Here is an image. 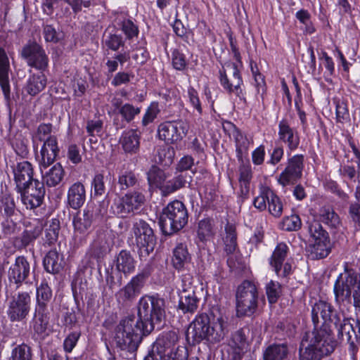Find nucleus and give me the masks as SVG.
I'll return each mask as SVG.
<instances>
[{"label":"nucleus","mask_w":360,"mask_h":360,"mask_svg":"<svg viewBox=\"0 0 360 360\" xmlns=\"http://www.w3.org/2000/svg\"><path fill=\"white\" fill-rule=\"evenodd\" d=\"M59 228L60 226L58 221L54 220L51 224H50L49 227L46 229L45 237L49 243H52L57 240Z\"/></svg>","instance_id":"63"},{"label":"nucleus","mask_w":360,"mask_h":360,"mask_svg":"<svg viewBox=\"0 0 360 360\" xmlns=\"http://www.w3.org/2000/svg\"><path fill=\"white\" fill-rule=\"evenodd\" d=\"M28 66L44 71L49 65V57L41 45L36 42L25 44L20 52Z\"/></svg>","instance_id":"11"},{"label":"nucleus","mask_w":360,"mask_h":360,"mask_svg":"<svg viewBox=\"0 0 360 360\" xmlns=\"http://www.w3.org/2000/svg\"><path fill=\"white\" fill-rule=\"evenodd\" d=\"M136 181L135 174L131 171H124L119 174L118 184L122 190L134 186Z\"/></svg>","instance_id":"55"},{"label":"nucleus","mask_w":360,"mask_h":360,"mask_svg":"<svg viewBox=\"0 0 360 360\" xmlns=\"http://www.w3.org/2000/svg\"><path fill=\"white\" fill-rule=\"evenodd\" d=\"M86 200L85 187L81 182L74 183L68 191V203L74 210L79 209Z\"/></svg>","instance_id":"25"},{"label":"nucleus","mask_w":360,"mask_h":360,"mask_svg":"<svg viewBox=\"0 0 360 360\" xmlns=\"http://www.w3.org/2000/svg\"><path fill=\"white\" fill-rule=\"evenodd\" d=\"M179 308L183 312H194L196 311L199 299L197 297L195 292L179 293Z\"/></svg>","instance_id":"36"},{"label":"nucleus","mask_w":360,"mask_h":360,"mask_svg":"<svg viewBox=\"0 0 360 360\" xmlns=\"http://www.w3.org/2000/svg\"><path fill=\"white\" fill-rule=\"evenodd\" d=\"M332 313L330 304L325 301L314 304L311 317L315 329L306 333L304 336L300 347V360H320L323 356L333 352L335 342L327 323L328 321H335V316L332 318Z\"/></svg>","instance_id":"2"},{"label":"nucleus","mask_w":360,"mask_h":360,"mask_svg":"<svg viewBox=\"0 0 360 360\" xmlns=\"http://www.w3.org/2000/svg\"><path fill=\"white\" fill-rule=\"evenodd\" d=\"M194 278L191 274H185L181 276L179 293L195 292L193 285Z\"/></svg>","instance_id":"59"},{"label":"nucleus","mask_w":360,"mask_h":360,"mask_svg":"<svg viewBox=\"0 0 360 360\" xmlns=\"http://www.w3.org/2000/svg\"><path fill=\"white\" fill-rule=\"evenodd\" d=\"M188 129L189 125L185 120L167 121L158 126V135L159 139L166 143L174 144L186 136Z\"/></svg>","instance_id":"10"},{"label":"nucleus","mask_w":360,"mask_h":360,"mask_svg":"<svg viewBox=\"0 0 360 360\" xmlns=\"http://www.w3.org/2000/svg\"><path fill=\"white\" fill-rule=\"evenodd\" d=\"M9 60L5 51L0 48V86L4 94L7 96L10 93Z\"/></svg>","instance_id":"28"},{"label":"nucleus","mask_w":360,"mask_h":360,"mask_svg":"<svg viewBox=\"0 0 360 360\" xmlns=\"http://www.w3.org/2000/svg\"><path fill=\"white\" fill-rule=\"evenodd\" d=\"M37 306L35 309H48L47 304L52 297V290L46 282L42 281L37 288Z\"/></svg>","instance_id":"35"},{"label":"nucleus","mask_w":360,"mask_h":360,"mask_svg":"<svg viewBox=\"0 0 360 360\" xmlns=\"http://www.w3.org/2000/svg\"><path fill=\"white\" fill-rule=\"evenodd\" d=\"M16 189H23L25 186L32 184L33 168L28 161L17 163L13 169Z\"/></svg>","instance_id":"22"},{"label":"nucleus","mask_w":360,"mask_h":360,"mask_svg":"<svg viewBox=\"0 0 360 360\" xmlns=\"http://www.w3.org/2000/svg\"><path fill=\"white\" fill-rule=\"evenodd\" d=\"M237 158L241 159L243 154L246 153L249 147L252 143V140L245 134L237 131L235 134Z\"/></svg>","instance_id":"43"},{"label":"nucleus","mask_w":360,"mask_h":360,"mask_svg":"<svg viewBox=\"0 0 360 360\" xmlns=\"http://www.w3.org/2000/svg\"><path fill=\"white\" fill-rule=\"evenodd\" d=\"M271 189L269 188H263L261 190L260 194L257 196L253 202L254 206L260 211L265 210L267 208V203L269 200V193H271Z\"/></svg>","instance_id":"57"},{"label":"nucleus","mask_w":360,"mask_h":360,"mask_svg":"<svg viewBox=\"0 0 360 360\" xmlns=\"http://www.w3.org/2000/svg\"><path fill=\"white\" fill-rule=\"evenodd\" d=\"M188 353L187 349L184 346H177L175 351L168 354L159 360H187Z\"/></svg>","instance_id":"60"},{"label":"nucleus","mask_w":360,"mask_h":360,"mask_svg":"<svg viewBox=\"0 0 360 360\" xmlns=\"http://www.w3.org/2000/svg\"><path fill=\"white\" fill-rule=\"evenodd\" d=\"M304 168V156L295 155L288 160L287 166L278 176V181L283 186L294 184L301 178Z\"/></svg>","instance_id":"14"},{"label":"nucleus","mask_w":360,"mask_h":360,"mask_svg":"<svg viewBox=\"0 0 360 360\" xmlns=\"http://www.w3.org/2000/svg\"><path fill=\"white\" fill-rule=\"evenodd\" d=\"M42 226L41 224L36 225L33 229L25 230L20 238L21 244L18 245L19 248H25L37 239L41 233Z\"/></svg>","instance_id":"48"},{"label":"nucleus","mask_w":360,"mask_h":360,"mask_svg":"<svg viewBox=\"0 0 360 360\" xmlns=\"http://www.w3.org/2000/svg\"><path fill=\"white\" fill-rule=\"evenodd\" d=\"M213 223L210 219L201 220L198 224V236L202 242L210 240L214 235Z\"/></svg>","instance_id":"42"},{"label":"nucleus","mask_w":360,"mask_h":360,"mask_svg":"<svg viewBox=\"0 0 360 360\" xmlns=\"http://www.w3.org/2000/svg\"><path fill=\"white\" fill-rule=\"evenodd\" d=\"M145 282V275L139 274L115 295L119 303L125 304L132 302L140 294Z\"/></svg>","instance_id":"17"},{"label":"nucleus","mask_w":360,"mask_h":360,"mask_svg":"<svg viewBox=\"0 0 360 360\" xmlns=\"http://www.w3.org/2000/svg\"><path fill=\"white\" fill-rule=\"evenodd\" d=\"M132 231L139 248V255L141 259L154 250L156 240L153 229L145 221L139 219L133 224Z\"/></svg>","instance_id":"9"},{"label":"nucleus","mask_w":360,"mask_h":360,"mask_svg":"<svg viewBox=\"0 0 360 360\" xmlns=\"http://www.w3.org/2000/svg\"><path fill=\"white\" fill-rule=\"evenodd\" d=\"M187 94L190 104L195 110H196L198 114L200 115L202 110L197 91L193 87L190 86L188 89Z\"/></svg>","instance_id":"64"},{"label":"nucleus","mask_w":360,"mask_h":360,"mask_svg":"<svg viewBox=\"0 0 360 360\" xmlns=\"http://www.w3.org/2000/svg\"><path fill=\"white\" fill-rule=\"evenodd\" d=\"M49 322L48 309H35L33 319V330L38 335L44 338L47 335V328Z\"/></svg>","instance_id":"29"},{"label":"nucleus","mask_w":360,"mask_h":360,"mask_svg":"<svg viewBox=\"0 0 360 360\" xmlns=\"http://www.w3.org/2000/svg\"><path fill=\"white\" fill-rule=\"evenodd\" d=\"M267 207L269 212L275 217H279L281 216L283 205L281 199L274 193L271 190V193H269V200L267 203Z\"/></svg>","instance_id":"45"},{"label":"nucleus","mask_w":360,"mask_h":360,"mask_svg":"<svg viewBox=\"0 0 360 360\" xmlns=\"http://www.w3.org/2000/svg\"><path fill=\"white\" fill-rule=\"evenodd\" d=\"M186 182V179L183 175L176 176L166 183L165 186L163 187V194L167 195L185 187Z\"/></svg>","instance_id":"51"},{"label":"nucleus","mask_w":360,"mask_h":360,"mask_svg":"<svg viewBox=\"0 0 360 360\" xmlns=\"http://www.w3.org/2000/svg\"><path fill=\"white\" fill-rule=\"evenodd\" d=\"M340 313L335 315L334 325L338 329V335L342 339H346L349 341L352 339L353 335H356V331L351 323V319L347 318V313L349 311L342 309H339Z\"/></svg>","instance_id":"23"},{"label":"nucleus","mask_w":360,"mask_h":360,"mask_svg":"<svg viewBox=\"0 0 360 360\" xmlns=\"http://www.w3.org/2000/svg\"><path fill=\"white\" fill-rule=\"evenodd\" d=\"M45 270L51 274H56L61 269V262L56 250H50L44 259Z\"/></svg>","instance_id":"41"},{"label":"nucleus","mask_w":360,"mask_h":360,"mask_svg":"<svg viewBox=\"0 0 360 360\" xmlns=\"http://www.w3.org/2000/svg\"><path fill=\"white\" fill-rule=\"evenodd\" d=\"M0 210L4 211V214L11 217L15 212V205L13 198L8 193H4L0 198Z\"/></svg>","instance_id":"52"},{"label":"nucleus","mask_w":360,"mask_h":360,"mask_svg":"<svg viewBox=\"0 0 360 360\" xmlns=\"http://www.w3.org/2000/svg\"><path fill=\"white\" fill-rule=\"evenodd\" d=\"M187 222V210L179 200H174L167 205L159 221L162 231L169 235L183 229Z\"/></svg>","instance_id":"6"},{"label":"nucleus","mask_w":360,"mask_h":360,"mask_svg":"<svg viewBox=\"0 0 360 360\" xmlns=\"http://www.w3.org/2000/svg\"><path fill=\"white\" fill-rule=\"evenodd\" d=\"M105 44L113 51L118 50L121 46L124 45V41L122 36L118 34H110L105 39Z\"/></svg>","instance_id":"62"},{"label":"nucleus","mask_w":360,"mask_h":360,"mask_svg":"<svg viewBox=\"0 0 360 360\" xmlns=\"http://www.w3.org/2000/svg\"><path fill=\"white\" fill-rule=\"evenodd\" d=\"M268 300L273 304L277 302L281 293V286L277 281H270L266 285Z\"/></svg>","instance_id":"53"},{"label":"nucleus","mask_w":360,"mask_h":360,"mask_svg":"<svg viewBox=\"0 0 360 360\" xmlns=\"http://www.w3.org/2000/svg\"><path fill=\"white\" fill-rule=\"evenodd\" d=\"M31 298L27 292L18 293L13 297L8 309V315L13 321L25 318L30 309Z\"/></svg>","instance_id":"16"},{"label":"nucleus","mask_w":360,"mask_h":360,"mask_svg":"<svg viewBox=\"0 0 360 360\" xmlns=\"http://www.w3.org/2000/svg\"><path fill=\"white\" fill-rule=\"evenodd\" d=\"M190 259L191 257L186 247L183 244L178 245L173 252L172 262L174 266L177 269H181L190 262Z\"/></svg>","instance_id":"40"},{"label":"nucleus","mask_w":360,"mask_h":360,"mask_svg":"<svg viewBox=\"0 0 360 360\" xmlns=\"http://www.w3.org/2000/svg\"><path fill=\"white\" fill-rule=\"evenodd\" d=\"M120 115L124 120L127 122H131L134 120L136 115H139L141 112V109L138 107H135L129 103H125L119 110Z\"/></svg>","instance_id":"56"},{"label":"nucleus","mask_w":360,"mask_h":360,"mask_svg":"<svg viewBox=\"0 0 360 360\" xmlns=\"http://www.w3.org/2000/svg\"><path fill=\"white\" fill-rule=\"evenodd\" d=\"M43 72L44 71H40L37 73L30 72L23 87L24 91L27 94L34 96L45 89L47 84V79Z\"/></svg>","instance_id":"24"},{"label":"nucleus","mask_w":360,"mask_h":360,"mask_svg":"<svg viewBox=\"0 0 360 360\" xmlns=\"http://www.w3.org/2000/svg\"><path fill=\"white\" fill-rule=\"evenodd\" d=\"M145 196L139 191L125 194L118 202L115 203V211L124 217L138 210L144 203Z\"/></svg>","instance_id":"15"},{"label":"nucleus","mask_w":360,"mask_h":360,"mask_svg":"<svg viewBox=\"0 0 360 360\" xmlns=\"http://www.w3.org/2000/svg\"><path fill=\"white\" fill-rule=\"evenodd\" d=\"M52 124H41L38 126L37 129L32 134V141L35 143L36 141H45L49 137H56L51 135L52 132Z\"/></svg>","instance_id":"50"},{"label":"nucleus","mask_w":360,"mask_h":360,"mask_svg":"<svg viewBox=\"0 0 360 360\" xmlns=\"http://www.w3.org/2000/svg\"><path fill=\"white\" fill-rule=\"evenodd\" d=\"M230 45L233 58L237 63H226L222 67V70L219 71L220 84L229 93H233L240 100L245 101L242 89L243 82L239 70L243 66L240 54L232 39H230Z\"/></svg>","instance_id":"5"},{"label":"nucleus","mask_w":360,"mask_h":360,"mask_svg":"<svg viewBox=\"0 0 360 360\" xmlns=\"http://www.w3.org/2000/svg\"><path fill=\"white\" fill-rule=\"evenodd\" d=\"M120 143L125 152L136 153L139 148V135L134 129L126 131L122 135Z\"/></svg>","instance_id":"31"},{"label":"nucleus","mask_w":360,"mask_h":360,"mask_svg":"<svg viewBox=\"0 0 360 360\" xmlns=\"http://www.w3.org/2000/svg\"><path fill=\"white\" fill-rule=\"evenodd\" d=\"M30 271V266L26 258L23 256L17 257L8 271L9 281L16 284L18 288L28 277Z\"/></svg>","instance_id":"18"},{"label":"nucleus","mask_w":360,"mask_h":360,"mask_svg":"<svg viewBox=\"0 0 360 360\" xmlns=\"http://www.w3.org/2000/svg\"><path fill=\"white\" fill-rule=\"evenodd\" d=\"M28 140L22 134H17L12 141V146L16 154L25 158L29 153Z\"/></svg>","instance_id":"49"},{"label":"nucleus","mask_w":360,"mask_h":360,"mask_svg":"<svg viewBox=\"0 0 360 360\" xmlns=\"http://www.w3.org/2000/svg\"><path fill=\"white\" fill-rule=\"evenodd\" d=\"M138 318L129 316L116 326L112 342L117 348L134 355L142 335L158 328L165 317L164 300L155 296H143L139 302Z\"/></svg>","instance_id":"1"},{"label":"nucleus","mask_w":360,"mask_h":360,"mask_svg":"<svg viewBox=\"0 0 360 360\" xmlns=\"http://www.w3.org/2000/svg\"><path fill=\"white\" fill-rule=\"evenodd\" d=\"M58 152L59 148L56 137H49L44 142L40 155L37 158L41 172H42V168L46 169L55 161Z\"/></svg>","instance_id":"19"},{"label":"nucleus","mask_w":360,"mask_h":360,"mask_svg":"<svg viewBox=\"0 0 360 360\" xmlns=\"http://www.w3.org/2000/svg\"><path fill=\"white\" fill-rule=\"evenodd\" d=\"M288 250L286 244L283 243H278L270 258L269 264L277 275L280 274L281 266L287 257Z\"/></svg>","instance_id":"32"},{"label":"nucleus","mask_w":360,"mask_h":360,"mask_svg":"<svg viewBox=\"0 0 360 360\" xmlns=\"http://www.w3.org/2000/svg\"><path fill=\"white\" fill-rule=\"evenodd\" d=\"M278 136L279 140L285 143L290 151L298 148L300 142L299 134L290 126L286 120L283 119L279 122Z\"/></svg>","instance_id":"21"},{"label":"nucleus","mask_w":360,"mask_h":360,"mask_svg":"<svg viewBox=\"0 0 360 360\" xmlns=\"http://www.w3.org/2000/svg\"><path fill=\"white\" fill-rule=\"evenodd\" d=\"M91 188L94 190V196L102 195L105 191V186L104 183V176L101 174H97L94 176L92 182Z\"/></svg>","instance_id":"61"},{"label":"nucleus","mask_w":360,"mask_h":360,"mask_svg":"<svg viewBox=\"0 0 360 360\" xmlns=\"http://www.w3.org/2000/svg\"><path fill=\"white\" fill-rule=\"evenodd\" d=\"M116 268L124 274H131L135 269V261L131 253L122 250L116 260Z\"/></svg>","instance_id":"34"},{"label":"nucleus","mask_w":360,"mask_h":360,"mask_svg":"<svg viewBox=\"0 0 360 360\" xmlns=\"http://www.w3.org/2000/svg\"><path fill=\"white\" fill-rule=\"evenodd\" d=\"M224 243V250L227 255L233 254L237 248V235L235 225L227 223L224 231L221 233Z\"/></svg>","instance_id":"27"},{"label":"nucleus","mask_w":360,"mask_h":360,"mask_svg":"<svg viewBox=\"0 0 360 360\" xmlns=\"http://www.w3.org/2000/svg\"><path fill=\"white\" fill-rule=\"evenodd\" d=\"M32 356L31 348L25 344H21L12 349L8 360H32Z\"/></svg>","instance_id":"47"},{"label":"nucleus","mask_w":360,"mask_h":360,"mask_svg":"<svg viewBox=\"0 0 360 360\" xmlns=\"http://www.w3.org/2000/svg\"><path fill=\"white\" fill-rule=\"evenodd\" d=\"M111 244L112 240L109 233H98L90 246L88 255L98 262L110 250Z\"/></svg>","instance_id":"20"},{"label":"nucleus","mask_w":360,"mask_h":360,"mask_svg":"<svg viewBox=\"0 0 360 360\" xmlns=\"http://www.w3.org/2000/svg\"><path fill=\"white\" fill-rule=\"evenodd\" d=\"M44 168H42L44 169ZM44 182L50 187L56 186L63 180L65 172L60 164L54 165L48 171L41 172Z\"/></svg>","instance_id":"30"},{"label":"nucleus","mask_w":360,"mask_h":360,"mask_svg":"<svg viewBox=\"0 0 360 360\" xmlns=\"http://www.w3.org/2000/svg\"><path fill=\"white\" fill-rule=\"evenodd\" d=\"M106 212L103 202H89L83 212H77L73 217L72 224L75 233L86 234L94 221L100 219Z\"/></svg>","instance_id":"7"},{"label":"nucleus","mask_w":360,"mask_h":360,"mask_svg":"<svg viewBox=\"0 0 360 360\" xmlns=\"http://www.w3.org/2000/svg\"><path fill=\"white\" fill-rule=\"evenodd\" d=\"M335 105L336 121L338 123L345 124L349 121V114L347 105L343 99L338 97L333 98Z\"/></svg>","instance_id":"44"},{"label":"nucleus","mask_w":360,"mask_h":360,"mask_svg":"<svg viewBox=\"0 0 360 360\" xmlns=\"http://www.w3.org/2000/svg\"><path fill=\"white\" fill-rule=\"evenodd\" d=\"M17 191L20 193L22 202L30 210L41 205L45 194L44 183L39 180H34L32 184L25 186L23 189H17Z\"/></svg>","instance_id":"13"},{"label":"nucleus","mask_w":360,"mask_h":360,"mask_svg":"<svg viewBox=\"0 0 360 360\" xmlns=\"http://www.w3.org/2000/svg\"><path fill=\"white\" fill-rule=\"evenodd\" d=\"M310 243L316 241H326L329 240L328 233L318 221H314L309 226Z\"/></svg>","instance_id":"46"},{"label":"nucleus","mask_w":360,"mask_h":360,"mask_svg":"<svg viewBox=\"0 0 360 360\" xmlns=\"http://www.w3.org/2000/svg\"><path fill=\"white\" fill-rule=\"evenodd\" d=\"M302 221L297 214L285 217L281 222V228L288 231H295L301 228Z\"/></svg>","instance_id":"54"},{"label":"nucleus","mask_w":360,"mask_h":360,"mask_svg":"<svg viewBox=\"0 0 360 360\" xmlns=\"http://www.w3.org/2000/svg\"><path fill=\"white\" fill-rule=\"evenodd\" d=\"M288 354L285 344L269 345L263 353V360H284Z\"/></svg>","instance_id":"33"},{"label":"nucleus","mask_w":360,"mask_h":360,"mask_svg":"<svg viewBox=\"0 0 360 360\" xmlns=\"http://www.w3.org/2000/svg\"><path fill=\"white\" fill-rule=\"evenodd\" d=\"M178 340V335L174 331L162 334L156 340L151 352L144 358V360H159L164 356L174 352Z\"/></svg>","instance_id":"12"},{"label":"nucleus","mask_w":360,"mask_h":360,"mask_svg":"<svg viewBox=\"0 0 360 360\" xmlns=\"http://www.w3.org/2000/svg\"><path fill=\"white\" fill-rule=\"evenodd\" d=\"M320 219L332 229L340 230L342 226L339 216L330 207H323L321 210Z\"/></svg>","instance_id":"37"},{"label":"nucleus","mask_w":360,"mask_h":360,"mask_svg":"<svg viewBox=\"0 0 360 360\" xmlns=\"http://www.w3.org/2000/svg\"><path fill=\"white\" fill-rule=\"evenodd\" d=\"M160 112V108L158 103L156 102H153L147 108L143 119L142 124L144 126L148 125L149 123L153 122V120L157 117L158 113Z\"/></svg>","instance_id":"58"},{"label":"nucleus","mask_w":360,"mask_h":360,"mask_svg":"<svg viewBox=\"0 0 360 360\" xmlns=\"http://www.w3.org/2000/svg\"><path fill=\"white\" fill-rule=\"evenodd\" d=\"M246 345V338L243 330L236 331L231 338L229 346L231 351H229L231 360H240L243 349Z\"/></svg>","instance_id":"26"},{"label":"nucleus","mask_w":360,"mask_h":360,"mask_svg":"<svg viewBox=\"0 0 360 360\" xmlns=\"http://www.w3.org/2000/svg\"><path fill=\"white\" fill-rule=\"evenodd\" d=\"M333 290L339 309L349 311L352 295L353 306L360 309V274L348 263L344 264V271L337 278Z\"/></svg>","instance_id":"4"},{"label":"nucleus","mask_w":360,"mask_h":360,"mask_svg":"<svg viewBox=\"0 0 360 360\" xmlns=\"http://www.w3.org/2000/svg\"><path fill=\"white\" fill-rule=\"evenodd\" d=\"M258 291L256 285L250 281H243L236 292V309L239 315L250 316L257 309Z\"/></svg>","instance_id":"8"},{"label":"nucleus","mask_w":360,"mask_h":360,"mask_svg":"<svg viewBox=\"0 0 360 360\" xmlns=\"http://www.w3.org/2000/svg\"><path fill=\"white\" fill-rule=\"evenodd\" d=\"M309 251L313 259L326 257L330 252V240L311 242L309 246Z\"/></svg>","instance_id":"38"},{"label":"nucleus","mask_w":360,"mask_h":360,"mask_svg":"<svg viewBox=\"0 0 360 360\" xmlns=\"http://www.w3.org/2000/svg\"><path fill=\"white\" fill-rule=\"evenodd\" d=\"M168 176L160 168L153 166L148 172V181L150 185L160 188L163 193V187L165 186V182Z\"/></svg>","instance_id":"39"},{"label":"nucleus","mask_w":360,"mask_h":360,"mask_svg":"<svg viewBox=\"0 0 360 360\" xmlns=\"http://www.w3.org/2000/svg\"><path fill=\"white\" fill-rule=\"evenodd\" d=\"M227 327L226 318L221 314H201L190 324L187 338L195 342L205 340L210 344H217L224 339L228 332Z\"/></svg>","instance_id":"3"}]
</instances>
